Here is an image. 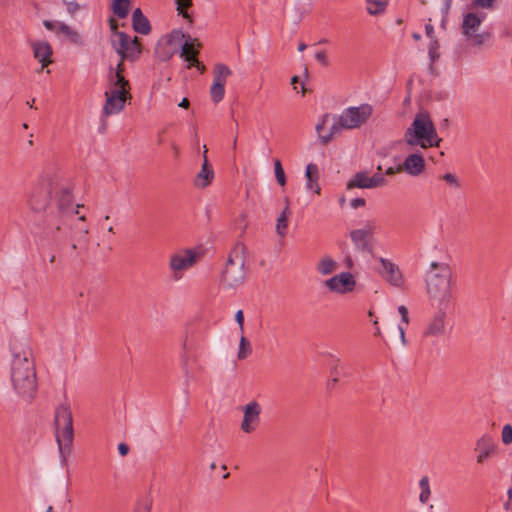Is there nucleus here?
Here are the masks:
<instances>
[{
	"label": "nucleus",
	"instance_id": "f257e3e1",
	"mask_svg": "<svg viewBox=\"0 0 512 512\" xmlns=\"http://www.w3.org/2000/svg\"><path fill=\"white\" fill-rule=\"evenodd\" d=\"M55 200L58 212L62 215L78 214L82 205L74 207L73 187L69 181L58 174H45L33 188L28 205L34 212H43Z\"/></svg>",
	"mask_w": 512,
	"mask_h": 512
},
{
	"label": "nucleus",
	"instance_id": "f03ea898",
	"mask_svg": "<svg viewBox=\"0 0 512 512\" xmlns=\"http://www.w3.org/2000/svg\"><path fill=\"white\" fill-rule=\"evenodd\" d=\"M10 377L16 394L25 401H31L37 391V376L33 354L28 346L14 347Z\"/></svg>",
	"mask_w": 512,
	"mask_h": 512
},
{
	"label": "nucleus",
	"instance_id": "7ed1b4c3",
	"mask_svg": "<svg viewBox=\"0 0 512 512\" xmlns=\"http://www.w3.org/2000/svg\"><path fill=\"white\" fill-rule=\"evenodd\" d=\"M124 64L119 62L115 69L109 73V82L105 91V104L103 106V114L106 117L118 114L125 106L127 100L131 98L130 84L125 79Z\"/></svg>",
	"mask_w": 512,
	"mask_h": 512
},
{
	"label": "nucleus",
	"instance_id": "20e7f679",
	"mask_svg": "<svg viewBox=\"0 0 512 512\" xmlns=\"http://www.w3.org/2000/svg\"><path fill=\"white\" fill-rule=\"evenodd\" d=\"M431 271L426 274L427 293L437 306H447L452 299L451 272L447 265L431 263Z\"/></svg>",
	"mask_w": 512,
	"mask_h": 512
},
{
	"label": "nucleus",
	"instance_id": "39448f33",
	"mask_svg": "<svg viewBox=\"0 0 512 512\" xmlns=\"http://www.w3.org/2000/svg\"><path fill=\"white\" fill-rule=\"evenodd\" d=\"M404 140L410 147H439L441 138L427 113H418L404 133Z\"/></svg>",
	"mask_w": 512,
	"mask_h": 512
},
{
	"label": "nucleus",
	"instance_id": "423d86ee",
	"mask_svg": "<svg viewBox=\"0 0 512 512\" xmlns=\"http://www.w3.org/2000/svg\"><path fill=\"white\" fill-rule=\"evenodd\" d=\"M56 442L62 466H67L73 452V418L68 405L61 404L55 412Z\"/></svg>",
	"mask_w": 512,
	"mask_h": 512
},
{
	"label": "nucleus",
	"instance_id": "0eeeda50",
	"mask_svg": "<svg viewBox=\"0 0 512 512\" xmlns=\"http://www.w3.org/2000/svg\"><path fill=\"white\" fill-rule=\"evenodd\" d=\"M245 276V245L238 242L228 255L222 281L226 286L235 288L243 284Z\"/></svg>",
	"mask_w": 512,
	"mask_h": 512
},
{
	"label": "nucleus",
	"instance_id": "6e6552de",
	"mask_svg": "<svg viewBox=\"0 0 512 512\" xmlns=\"http://www.w3.org/2000/svg\"><path fill=\"white\" fill-rule=\"evenodd\" d=\"M204 254L205 251L202 247L183 249L174 253L169 260L172 280L182 279L184 271L196 265L204 257Z\"/></svg>",
	"mask_w": 512,
	"mask_h": 512
},
{
	"label": "nucleus",
	"instance_id": "1a4fd4ad",
	"mask_svg": "<svg viewBox=\"0 0 512 512\" xmlns=\"http://www.w3.org/2000/svg\"><path fill=\"white\" fill-rule=\"evenodd\" d=\"M484 18L485 14L480 15L476 12H469L463 16L461 32L465 39L474 46H481L490 38V34L487 32L478 33Z\"/></svg>",
	"mask_w": 512,
	"mask_h": 512
},
{
	"label": "nucleus",
	"instance_id": "9d476101",
	"mask_svg": "<svg viewBox=\"0 0 512 512\" xmlns=\"http://www.w3.org/2000/svg\"><path fill=\"white\" fill-rule=\"evenodd\" d=\"M111 44L121 58L119 62L122 63L125 59H136L141 53L137 37L131 38L124 32H115L111 36Z\"/></svg>",
	"mask_w": 512,
	"mask_h": 512
},
{
	"label": "nucleus",
	"instance_id": "9b49d317",
	"mask_svg": "<svg viewBox=\"0 0 512 512\" xmlns=\"http://www.w3.org/2000/svg\"><path fill=\"white\" fill-rule=\"evenodd\" d=\"M373 108L369 104H362L359 107H349L339 116L344 129H355L364 124L372 115Z\"/></svg>",
	"mask_w": 512,
	"mask_h": 512
},
{
	"label": "nucleus",
	"instance_id": "f8f14e48",
	"mask_svg": "<svg viewBox=\"0 0 512 512\" xmlns=\"http://www.w3.org/2000/svg\"><path fill=\"white\" fill-rule=\"evenodd\" d=\"M438 311L427 322L422 331L423 341H433L441 338L446 333V310L447 306H437Z\"/></svg>",
	"mask_w": 512,
	"mask_h": 512
},
{
	"label": "nucleus",
	"instance_id": "ddd939ff",
	"mask_svg": "<svg viewBox=\"0 0 512 512\" xmlns=\"http://www.w3.org/2000/svg\"><path fill=\"white\" fill-rule=\"evenodd\" d=\"M316 132L323 145H327L334 137L341 134L344 127L341 125V120L334 115L326 113L322 116L317 123Z\"/></svg>",
	"mask_w": 512,
	"mask_h": 512
},
{
	"label": "nucleus",
	"instance_id": "4468645a",
	"mask_svg": "<svg viewBox=\"0 0 512 512\" xmlns=\"http://www.w3.org/2000/svg\"><path fill=\"white\" fill-rule=\"evenodd\" d=\"M44 27L53 32L60 39L70 44L81 46L84 43L83 37L78 30L62 21H43Z\"/></svg>",
	"mask_w": 512,
	"mask_h": 512
},
{
	"label": "nucleus",
	"instance_id": "2eb2a0df",
	"mask_svg": "<svg viewBox=\"0 0 512 512\" xmlns=\"http://www.w3.org/2000/svg\"><path fill=\"white\" fill-rule=\"evenodd\" d=\"M376 231L374 222H367L363 228L350 231V238L355 248L364 253L373 254V235Z\"/></svg>",
	"mask_w": 512,
	"mask_h": 512
},
{
	"label": "nucleus",
	"instance_id": "dca6fc26",
	"mask_svg": "<svg viewBox=\"0 0 512 512\" xmlns=\"http://www.w3.org/2000/svg\"><path fill=\"white\" fill-rule=\"evenodd\" d=\"M324 284L332 292L346 294L354 290L356 281L350 272H342L327 279Z\"/></svg>",
	"mask_w": 512,
	"mask_h": 512
},
{
	"label": "nucleus",
	"instance_id": "f3484780",
	"mask_svg": "<svg viewBox=\"0 0 512 512\" xmlns=\"http://www.w3.org/2000/svg\"><path fill=\"white\" fill-rule=\"evenodd\" d=\"M378 260L381 265L379 275L392 286L402 287L404 280L399 267L386 258L380 257Z\"/></svg>",
	"mask_w": 512,
	"mask_h": 512
},
{
	"label": "nucleus",
	"instance_id": "a211bd4d",
	"mask_svg": "<svg viewBox=\"0 0 512 512\" xmlns=\"http://www.w3.org/2000/svg\"><path fill=\"white\" fill-rule=\"evenodd\" d=\"M244 416L241 430L247 434L256 430L260 423L261 406L256 401H251L243 408Z\"/></svg>",
	"mask_w": 512,
	"mask_h": 512
},
{
	"label": "nucleus",
	"instance_id": "6ab92c4d",
	"mask_svg": "<svg viewBox=\"0 0 512 512\" xmlns=\"http://www.w3.org/2000/svg\"><path fill=\"white\" fill-rule=\"evenodd\" d=\"M29 45L34 59L41 64V69H45L53 63V49L48 41L31 40Z\"/></svg>",
	"mask_w": 512,
	"mask_h": 512
},
{
	"label": "nucleus",
	"instance_id": "aec40b11",
	"mask_svg": "<svg viewBox=\"0 0 512 512\" xmlns=\"http://www.w3.org/2000/svg\"><path fill=\"white\" fill-rule=\"evenodd\" d=\"M476 451L479 452L477 456V463L482 464L489 457L496 454L497 444L492 437L484 435L477 441Z\"/></svg>",
	"mask_w": 512,
	"mask_h": 512
},
{
	"label": "nucleus",
	"instance_id": "412c9836",
	"mask_svg": "<svg viewBox=\"0 0 512 512\" xmlns=\"http://www.w3.org/2000/svg\"><path fill=\"white\" fill-rule=\"evenodd\" d=\"M401 168L411 176H418L425 170V160L420 153H413L405 158Z\"/></svg>",
	"mask_w": 512,
	"mask_h": 512
},
{
	"label": "nucleus",
	"instance_id": "4be33fe9",
	"mask_svg": "<svg viewBox=\"0 0 512 512\" xmlns=\"http://www.w3.org/2000/svg\"><path fill=\"white\" fill-rule=\"evenodd\" d=\"M213 178L214 169L208 160V156H205L201 170L195 176L194 186L201 189L206 188L211 184Z\"/></svg>",
	"mask_w": 512,
	"mask_h": 512
},
{
	"label": "nucleus",
	"instance_id": "5701e85b",
	"mask_svg": "<svg viewBox=\"0 0 512 512\" xmlns=\"http://www.w3.org/2000/svg\"><path fill=\"white\" fill-rule=\"evenodd\" d=\"M186 37L184 32L182 30H173L168 36H167V45L173 46L172 50L170 52H162V60L163 59H169L175 52L181 48L183 45V40Z\"/></svg>",
	"mask_w": 512,
	"mask_h": 512
},
{
	"label": "nucleus",
	"instance_id": "b1692460",
	"mask_svg": "<svg viewBox=\"0 0 512 512\" xmlns=\"http://www.w3.org/2000/svg\"><path fill=\"white\" fill-rule=\"evenodd\" d=\"M305 177L307 180L306 188L308 190H313L317 195L320 194L321 188L319 186V169L318 166L314 163H309L306 166Z\"/></svg>",
	"mask_w": 512,
	"mask_h": 512
},
{
	"label": "nucleus",
	"instance_id": "393cba45",
	"mask_svg": "<svg viewBox=\"0 0 512 512\" xmlns=\"http://www.w3.org/2000/svg\"><path fill=\"white\" fill-rule=\"evenodd\" d=\"M188 40H185L183 45L181 46V54L180 56L184 59V61L189 63V59L192 57L196 59L199 54V47L201 46L197 39H191L188 35Z\"/></svg>",
	"mask_w": 512,
	"mask_h": 512
},
{
	"label": "nucleus",
	"instance_id": "a878e982",
	"mask_svg": "<svg viewBox=\"0 0 512 512\" xmlns=\"http://www.w3.org/2000/svg\"><path fill=\"white\" fill-rule=\"evenodd\" d=\"M133 28L136 32L141 34H148L150 32V24L148 19L143 15L142 11L137 8L132 15Z\"/></svg>",
	"mask_w": 512,
	"mask_h": 512
},
{
	"label": "nucleus",
	"instance_id": "bb28decb",
	"mask_svg": "<svg viewBox=\"0 0 512 512\" xmlns=\"http://www.w3.org/2000/svg\"><path fill=\"white\" fill-rule=\"evenodd\" d=\"M232 74L230 68L222 63H217L213 69V84L225 86L227 78Z\"/></svg>",
	"mask_w": 512,
	"mask_h": 512
},
{
	"label": "nucleus",
	"instance_id": "cd10ccee",
	"mask_svg": "<svg viewBox=\"0 0 512 512\" xmlns=\"http://www.w3.org/2000/svg\"><path fill=\"white\" fill-rule=\"evenodd\" d=\"M369 176L367 172L356 173L347 183L346 188L351 190L353 188L369 189Z\"/></svg>",
	"mask_w": 512,
	"mask_h": 512
},
{
	"label": "nucleus",
	"instance_id": "c85d7f7f",
	"mask_svg": "<svg viewBox=\"0 0 512 512\" xmlns=\"http://www.w3.org/2000/svg\"><path fill=\"white\" fill-rule=\"evenodd\" d=\"M338 268L337 262L330 256H323L317 264V271L323 275H330Z\"/></svg>",
	"mask_w": 512,
	"mask_h": 512
},
{
	"label": "nucleus",
	"instance_id": "c756f323",
	"mask_svg": "<svg viewBox=\"0 0 512 512\" xmlns=\"http://www.w3.org/2000/svg\"><path fill=\"white\" fill-rule=\"evenodd\" d=\"M289 215H290V209L288 206V200H286V206H285L284 210L281 212V214L279 215V217L277 218V223H276V232L281 237H284L286 235Z\"/></svg>",
	"mask_w": 512,
	"mask_h": 512
},
{
	"label": "nucleus",
	"instance_id": "7c9ffc66",
	"mask_svg": "<svg viewBox=\"0 0 512 512\" xmlns=\"http://www.w3.org/2000/svg\"><path fill=\"white\" fill-rule=\"evenodd\" d=\"M74 237L84 240L89 234V227L86 224V217L84 215L79 216L78 222L72 228Z\"/></svg>",
	"mask_w": 512,
	"mask_h": 512
},
{
	"label": "nucleus",
	"instance_id": "2f4dec72",
	"mask_svg": "<svg viewBox=\"0 0 512 512\" xmlns=\"http://www.w3.org/2000/svg\"><path fill=\"white\" fill-rule=\"evenodd\" d=\"M112 9L119 18H125L130 9V0H114Z\"/></svg>",
	"mask_w": 512,
	"mask_h": 512
},
{
	"label": "nucleus",
	"instance_id": "473e14b6",
	"mask_svg": "<svg viewBox=\"0 0 512 512\" xmlns=\"http://www.w3.org/2000/svg\"><path fill=\"white\" fill-rule=\"evenodd\" d=\"M366 4V10L370 15L382 14L387 6V2L382 0H366Z\"/></svg>",
	"mask_w": 512,
	"mask_h": 512
},
{
	"label": "nucleus",
	"instance_id": "72a5a7b5",
	"mask_svg": "<svg viewBox=\"0 0 512 512\" xmlns=\"http://www.w3.org/2000/svg\"><path fill=\"white\" fill-rule=\"evenodd\" d=\"M178 15H181L189 23L193 22L192 16L188 13V9L192 6V0H175Z\"/></svg>",
	"mask_w": 512,
	"mask_h": 512
},
{
	"label": "nucleus",
	"instance_id": "f704fd0d",
	"mask_svg": "<svg viewBox=\"0 0 512 512\" xmlns=\"http://www.w3.org/2000/svg\"><path fill=\"white\" fill-rule=\"evenodd\" d=\"M251 353H252V347H251L250 341L246 337L241 336L240 341H239V351H238V355H237L238 359L244 360L248 356H250Z\"/></svg>",
	"mask_w": 512,
	"mask_h": 512
},
{
	"label": "nucleus",
	"instance_id": "c9c22d12",
	"mask_svg": "<svg viewBox=\"0 0 512 512\" xmlns=\"http://www.w3.org/2000/svg\"><path fill=\"white\" fill-rule=\"evenodd\" d=\"M419 486H420V489H421L419 500L422 503H426L427 500L430 497V494H431L430 486H429V480H428L427 476H424V477L421 478V480L419 482Z\"/></svg>",
	"mask_w": 512,
	"mask_h": 512
},
{
	"label": "nucleus",
	"instance_id": "e433bc0d",
	"mask_svg": "<svg viewBox=\"0 0 512 512\" xmlns=\"http://www.w3.org/2000/svg\"><path fill=\"white\" fill-rule=\"evenodd\" d=\"M225 86L219 84H212L210 87V96L214 103H219L224 98Z\"/></svg>",
	"mask_w": 512,
	"mask_h": 512
},
{
	"label": "nucleus",
	"instance_id": "4c0bfd02",
	"mask_svg": "<svg viewBox=\"0 0 512 512\" xmlns=\"http://www.w3.org/2000/svg\"><path fill=\"white\" fill-rule=\"evenodd\" d=\"M274 172L278 184L284 186L286 184V175L279 159L274 161Z\"/></svg>",
	"mask_w": 512,
	"mask_h": 512
},
{
	"label": "nucleus",
	"instance_id": "58836bf2",
	"mask_svg": "<svg viewBox=\"0 0 512 512\" xmlns=\"http://www.w3.org/2000/svg\"><path fill=\"white\" fill-rule=\"evenodd\" d=\"M369 189L377 188V187H383L387 184V180L385 177L377 172L373 176L369 177Z\"/></svg>",
	"mask_w": 512,
	"mask_h": 512
},
{
	"label": "nucleus",
	"instance_id": "ea45409f",
	"mask_svg": "<svg viewBox=\"0 0 512 512\" xmlns=\"http://www.w3.org/2000/svg\"><path fill=\"white\" fill-rule=\"evenodd\" d=\"M496 0H473L471 2L472 9H490L494 6Z\"/></svg>",
	"mask_w": 512,
	"mask_h": 512
},
{
	"label": "nucleus",
	"instance_id": "a19ab883",
	"mask_svg": "<svg viewBox=\"0 0 512 512\" xmlns=\"http://www.w3.org/2000/svg\"><path fill=\"white\" fill-rule=\"evenodd\" d=\"M439 42L437 39H432L429 44V57L432 62L436 61L439 58V53L437 50L439 49Z\"/></svg>",
	"mask_w": 512,
	"mask_h": 512
},
{
	"label": "nucleus",
	"instance_id": "79ce46f5",
	"mask_svg": "<svg viewBox=\"0 0 512 512\" xmlns=\"http://www.w3.org/2000/svg\"><path fill=\"white\" fill-rule=\"evenodd\" d=\"M502 442L505 445H509L512 443V426L510 424H507L502 429Z\"/></svg>",
	"mask_w": 512,
	"mask_h": 512
},
{
	"label": "nucleus",
	"instance_id": "37998d69",
	"mask_svg": "<svg viewBox=\"0 0 512 512\" xmlns=\"http://www.w3.org/2000/svg\"><path fill=\"white\" fill-rule=\"evenodd\" d=\"M442 180H444L446 183L454 186L455 188H459L460 187V183H459V180L457 179V177L452 174V173H445L442 177H441Z\"/></svg>",
	"mask_w": 512,
	"mask_h": 512
},
{
	"label": "nucleus",
	"instance_id": "c03bdc74",
	"mask_svg": "<svg viewBox=\"0 0 512 512\" xmlns=\"http://www.w3.org/2000/svg\"><path fill=\"white\" fill-rule=\"evenodd\" d=\"M452 5V0H443V7H442V25L445 24L446 19L448 17L450 8Z\"/></svg>",
	"mask_w": 512,
	"mask_h": 512
},
{
	"label": "nucleus",
	"instance_id": "a18cd8bd",
	"mask_svg": "<svg viewBox=\"0 0 512 512\" xmlns=\"http://www.w3.org/2000/svg\"><path fill=\"white\" fill-rule=\"evenodd\" d=\"M196 67L201 73H203L206 70L205 65L198 60V58L193 59L192 57L189 59V64L187 65V68Z\"/></svg>",
	"mask_w": 512,
	"mask_h": 512
},
{
	"label": "nucleus",
	"instance_id": "49530a36",
	"mask_svg": "<svg viewBox=\"0 0 512 512\" xmlns=\"http://www.w3.org/2000/svg\"><path fill=\"white\" fill-rule=\"evenodd\" d=\"M398 312H399V314L401 315V319H402V321H403L406 325H408V324H409V315H408V309H407V307H406V306H404V305H400V306L398 307Z\"/></svg>",
	"mask_w": 512,
	"mask_h": 512
},
{
	"label": "nucleus",
	"instance_id": "de8ad7c7",
	"mask_svg": "<svg viewBox=\"0 0 512 512\" xmlns=\"http://www.w3.org/2000/svg\"><path fill=\"white\" fill-rule=\"evenodd\" d=\"M315 59L318 62H320L323 66H327L328 65L327 55H326V52L324 50L316 52Z\"/></svg>",
	"mask_w": 512,
	"mask_h": 512
},
{
	"label": "nucleus",
	"instance_id": "09e8293b",
	"mask_svg": "<svg viewBox=\"0 0 512 512\" xmlns=\"http://www.w3.org/2000/svg\"><path fill=\"white\" fill-rule=\"evenodd\" d=\"M430 22H431V19H429V22L425 25V33H426V36L430 39V41H432V39H437V38L434 35V27Z\"/></svg>",
	"mask_w": 512,
	"mask_h": 512
},
{
	"label": "nucleus",
	"instance_id": "8fccbe9b",
	"mask_svg": "<svg viewBox=\"0 0 512 512\" xmlns=\"http://www.w3.org/2000/svg\"><path fill=\"white\" fill-rule=\"evenodd\" d=\"M235 320L239 325L240 331L244 329V315L242 310H238L235 314Z\"/></svg>",
	"mask_w": 512,
	"mask_h": 512
},
{
	"label": "nucleus",
	"instance_id": "3c124183",
	"mask_svg": "<svg viewBox=\"0 0 512 512\" xmlns=\"http://www.w3.org/2000/svg\"><path fill=\"white\" fill-rule=\"evenodd\" d=\"M66 8L69 14H74L79 10V4L75 1L66 2Z\"/></svg>",
	"mask_w": 512,
	"mask_h": 512
},
{
	"label": "nucleus",
	"instance_id": "603ef678",
	"mask_svg": "<svg viewBox=\"0 0 512 512\" xmlns=\"http://www.w3.org/2000/svg\"><path fill=\"white\" fill-rule=\"evenodd\" d=\"M365 203H366V201L363 198H354L351 201V206H352V208L357 209L359 207L365 206Z\"/></svg>",
	"mask_w": 512,
	"mask_h": 512
},
{
	"label": "nucleus",
	"instance_id": "864d4df0",
	"mask_svg": "<svg viewBox=\"0 0 512 512\" xmlns=\"http://www.w3.org/2000/svg\"><path fill=\"white\" fill-rule=\"evenodd\" d=\"M150 508H151V503L148 501H145L137 507L135 512H150Z\"/></svg>",
	"mask_w": 512,
	"mask_h": 512
},
{
	"label": "nucleus",
	"instance_id": "5fc2aeb1",
	"mask_svg": "<svg viewBox=\"0 0 512 512\" xmlns=\"http://www.w3.org/2000/svg\"><path fill=\"white\" fill-rule=\"evenodd\" d=\"M118 451L120 453L121 456H126L128 453H129V446L126 444V443H120L118 444Z\"/></svg>",
	"mask_w": 512,
	"mask_h": 512
},
{
	"label": "nucleus",
	"instance_id": "6e6d98bb",
	"mask_svg": "<svg viewBox=\"0 0 512 512\" xmlns=\"http://www.w3.org/2000/svg\"><path fill=\"white\" fill-rule=\"evenodd\" d=\"M403 171V168H401V165H398L397 167H389L386 171H385V174L386 175H394L396 173H400Z\"/></svg>",
	"mask_w": 512,
	"mask_h": 512
},
{
	"label": "nucleus",
	"instance_id": "4d7b16f0",
	"mask_svg": "<svg viewBox=\"0 0 512 512\" xmlns=\"http://www.w3.org/2000/svg\"><path fill=\"white\" fill-rule=\"evenodd\" d=\"M109 26H110V29L112 31V35L115 33V32H118L117 31V21L113 18H111L109 20Z\"/></svg>",
	"mask_w": 512,
	"mask_h": 512
},
{
	"label": "nucleus",
	"instance_id": "13d9d810",
	"mask_svg": "<svg viewBox=\"0 0 512 512\" xmlns=\"http://www.w3.org/2000/svg\"><path fill=\"white\" fill-rule=\"evenodd\" d=\"M398 330H399L402 345H406L405 329L402 326H398Z\"/></svg>",
	"mask_w": 512,
	"mask_h": 512
},
{
	"label": "nucleus",
	"instance_id": "bf43d9fd",
	"mask_svg": "<svg viewBox=\"0 0 512 512\" xmlns=\"http://www.w3.org/2000/svg\"><path fill=\"white\" fill-rule=\"evenodd\" d=\"M178 106L184 109H188L190 106V101L188 100V98H183L181 102L178 104Z\"/></svg>",
	"mask_w": 512,
	"mask_h": 512
},
{
	"label": "nucleus",
	"instance_id": "052dcab7",
	"mask_svg": "<svg viewBox=\"0 0 512 512\" xmlns=\"http://www.w3.org/2000/svg\"><path fill=\"white\" fill-rule=\"evenodd\" d=\"M183 349H184V351H185V353H186V354H187V353H189V351H190V349H191V348L189 347V345H188L187 339H186V340H185V342L183 343Z\"/></svg>",
	"mask_w": 512,
	"mask_h": 512
},
{
	"label": "nucleus",
	"instance_id": "680f3d73",
	"mask_svg": "<svg viewBox=\"0 0 512 512\" xmlns=\"http://www.w3.org/2000/svg\"><path fill=\"white\" fill-rule=\"evenodd\" d=\"M172 148H173V152L175 154V157H178V155H179V148L175 144L172 145Z\"/></svg>",
	"mask_w": 512,
	"mask_h": 512
},
{
	"label": "nucleus",
	"instance_id": "e2e57ef3",
	"mask_svg": "<svg viewBox=\"0 0 512 512\" xmlns=\"http://www.w3.org/2000/svg\"><path fill=\"white\" fill-rule=\"evenodd\" d=\"M207 153H208V148L206 145H203V152H202L203 160L205 159V156H207Z\"/></svg>",
	"mask_w": 512,
	"mask_h": 512
},
{
	"label": "nucleus",
	"instance_id": "0e129e2a",
	"mask_svg": "<svg viewBox=\"0 0 512 512\" xmlns=\"http://www.w3.org/2000/svg\"><path fill=\"white\" fill-rule=\"evenodd\" d=\"M298 82H299V77L298 76H293L292 79H291V84L295 85Z\"/></svg>",
	"mask_w": 512,
	"mask_h": 512
},
{
	"label": "nucleus",
	"instance_id": "69168bd1",
	"mask_svg": "<svg viewBox=\"0 0 512 512\" xmlns=\"http://www.w3.org/2000/svg\"><path fill=\"white\" fill-rule=\"evenodd\" d=\"M306 47H307V46H306V44H304V43H300V44H299V46H298V50H299L300 52H302V51H304V50L306 49Z\"/></svg>",
	"mask_w": 512,
	"mask_h": 512
},
{
	"label": "nucleus",
	"instance_id": "338daca9",
	"mask_svg": "<svg viewBox=\"0 0 512 512\" xmlns=\"http://www.w3.org/2000/svg\"><path fill=\"white\" fill-rule=\"evenodd\" d=\"M412 37L415 39V40H419L421 38L420 34L418 33H413Z\"/></svg>",
	"mask_w": 512,
	"mask_h": 512
},
{
	"label": "nucleus",
	"instance_id": "774afa93",
	"mask_svg": "<svg viewBox=\"0 0 512 512\" xmlns=\"http://www.w3.org/2000/svg\"><path fill=\"white\" fill-rule=\"evenodd\" d=\"M107 232L114 234V229L112 226L107 227Z\"/></svg>",
	"mask_w": 512,
	"mask_h": 512
}]
</instances>
